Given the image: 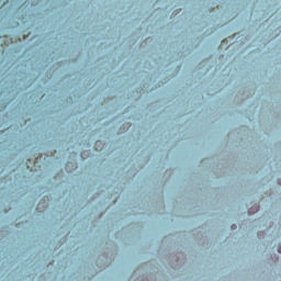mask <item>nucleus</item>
Listing matches in <instances>:
<instances>
[{
    "label": "nucleus",
    "mask_w": 281,
    "mask_h": 281,
    "mask_svg": "<svg viewBox=\"0 0 281 281\" xmlns=\"http://www.w3.org/2000/svg\"><path fill=\"white\" fill-rule=\"evenodd\" d=\"M279 254H281V246L279 247Z\"/></svg>",
    "instance_id": "nucleus-1"
}]
</instances>
